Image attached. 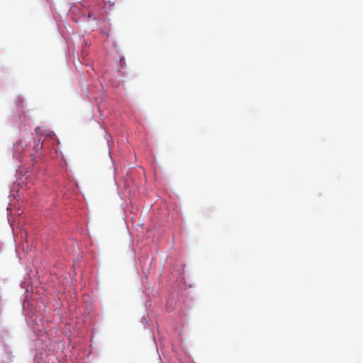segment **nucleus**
<instances>
[{
  "label": "nucleus",
  "mask_w": 363,
  "mask_h": 363,
  "mask_svg": "<svg viewBox=\"0 0 363 363\" xmlns=\"http://www.w3.org/2000/svg\"><path fill=\"white\" fill-rule=\"evenodd\" d=\"M35 133L38 134V135H42V134H45L43 131V130L41 129V128L40 127H38L35 129Z\"/></svg>",
  "instance_id": "f257e3e1"
}]
</instances>
